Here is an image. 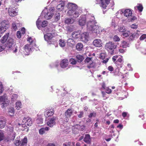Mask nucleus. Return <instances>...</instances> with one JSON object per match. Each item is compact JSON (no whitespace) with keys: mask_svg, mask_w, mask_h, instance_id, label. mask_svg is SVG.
<instances>
[{"mask_svg":"<svg viewBox=\"0 0 146 146\" xmlns=\"http://www.w3.org/2000/svg\"><path fill=\"white\" fill-rule=\"evenodd\" d=\"M48 23L47 21H44L42 22V24L41 25L42 27H45L47 25V24Z\"/></svg>","mask_w":146,"mask_h":146,"instance_id":"864d4df0","label":"nucleus"},{"mask_svg":"<svg viewBox=\"0 0 146 146\" xmlns=\"http://www.w3.org/2000/svg\"><path fill=\"white\" fill-rule=\"evenodd\" d=\"M32 46L31 44H27L25 46L24 50L27 53V54H29V53L32 50Z\"/></svg>","mask_w":146,"mask_h":146,"instance_id":"aec40b11","label":"nucleus"},{"mask_svg":"<svg viewBox=\"0 0 146 146\" xmlns=\"http://www.w3.org/2000/svg\"><path fill=\"white\" fill-rule=\"evenodd\" d=\"M68 61L67 59L66 58L63 59L60 62V66L62 68H66L68 65Z\"/></svg>","mask_w":146,"mask_h":146,"instance_id":"2eb2a0df","label":"nucleus"},{"mask_svg":"<svg viewBox=\"0 0 146 146\" xmlns=\"http://www.w3.org/2000/svg\"><path fill=\"white\" fill-rule=\"evenodd\" d=\"M96 116V113L95 112L91 113L90 114L88 115V117L89 118H92V117H95Z\"/></svg>","mask_w":146,"mask_h":146,"instance_id":"de8ad7c7","label":"nucleus"},{"mask_svg":"<svg viewBox=\"0 0 146 146\" xmlns=\"http://www.w3.org/2000/svg\"><path fill=\"white\" fill-rule=\"evenodd\" d=\"M60 14L59 13H56L55 15V20L56 21H58L60 17Z\"/></svg>","mask_w":146,"mask_h":146,"instance_id":"c03bdc74","label":"nucleus"},{"mask_svg":"<svg viewBox=\"0 0 146 146\" xmlns=\"http://www.w3.org/2000/svg\"><path fill=\"white\" fill-rule=\"evenodd\" d=\"M0 141H1L3 139L4 135L3 133L1 130H0Z\"/></svg>","mask_w":146,"mask_h":146,"instance_id":"603ef678","label":"nucleus"},{"mask_svg":"<svg viewBox=\"0 0 146 146\" xmlns=\"http://www.w3.org/2000/svg\"><path fill=\"white\" fill-rule=\"evenodd\" d=\"M76 49L78 51L82 50L83 48V44L81 43H78L76 46Z\"/></svg>","mask_w":146,"mask_h":146,"instance_id":"72a5a7b5","label":"nucleus"},{"mask_svg":"<svg viewBox=\"0 0 146 146\" xmlns=\"http://www.w3.org/2000/svg\"><path fill=\"white\" fill-rule=\"evenodd\" d=\"M6 29V28H3L0 26V33H2L5 32Z\"/></svg>","mask_w":146,"mask_h":146,"instance_id":"13d9d810","label":"nucleus"},{"mask_svg":"<svg viewBox=\"0 0 146 146\" xmlns=\"http://www.w3.org/2000/svg\"><path fill=\"white\" fill-rule=\"evenodd\" d=\"M69 62L71 64L73 65L76 64L77 62L76 60L75 59L73 58L70 59Z\"/></svg>","mask_w":146,"mask_h":146,"instance_id":"79ce46f5","label":"nucleus"},{"mask_svg":"<svg viewBox=\"0 0 146 146\" xmlns=\"http://www.w3.org/2000/svg\"><path fill=\"white\" fill-rule=\"evenodd\" d=\"M6 46L3 44H0V52L3 51L6 48Z\"/></svg>","mask_w":146,"mask_h":146,"instance_id":"3c124183","label":"nucleus"},{"mask_svg":"<svg viewBox=\"0 0 146 146\" xmlns=\"http://www.w3.org/2000/svg\"><path fill=\"white\" fill-rule=\"evenodd\" d=\"M119 57V56L117 55L114 56L112 58V60L116 66L122 68L123 63V56H121L120 57Z\"/></svg>","mask_w":146,"mask_h":146,"instance_id":"7ed1b4c3","label":"nucleus"},{"mask_svg":"<svg viewBox=\"0 0 146 146\" xmlns=\"http://www.w3.org/2000/svg\"><path fill=\"white\" fill-rule=\"evenodd\" d=\"M73 113V111L71 108L68 109L65 112V119L63 121L64 123H67L68 121V118H70Z\"/></svg>","mask_w":146,"mask_h":146,"instance_id":"39448f33","label":"nucleus"},{"mask_svg":"<svg viewBox=\"0 0 146 146\" xmlns=\"http://www.w3.org/2000/svg\"><path fill=\"white\" fill-rule=\"evenodd\" d=\"M21 24L19 23H17L16 21L13 22L12 24V28L15 31L17 30V27L20 26Z\"/></svg>","mask_w":146,"mask_h":146,"instance_id":"b1692460","label":"nucleus"},{"mask_svg":"<svg viewBox=\"0 0 146 146\" xmlns=\"http://www.w3.org/2000/svg\"><path fill=\"white\" fill-rule=\"evenodd\" d=\"M7 25V22L6 21H3L1 22V26L3 28H6Z\"/></svg>","mask_w":146,"mask_h":146,"instance_id":"37998d69","label":"nucleus"},{"mask_svg":"<svg viewBox=\"0 0 146 146\" xmlns=\"http://www.w3.org/2000/svg\"><path fill=\"white\" fill-rule=\"evenodd\" d=\"M138 27V26L137 25H136L135 24H132L131 26V27L133 29H136Z\"/></svg>","mask_w":146,"mask_h":146,"instance_id":"680f3d73","label":"nucleus"},{"mask_svg":"<svg viewBox=\"0 0 146 146\" xmlns=\"http://www.w3.org/2000/svg\"><path fill=\"white\" fill-rule=\"evenodd\" d=\"M119 72V70L118 68H117L115 70L114 72V74L115 76L118 75Z\"/></svg>","mask_w":146,"mask_h":146,"instance_id":"5fc2aeb1","label":"nucleus"},{"mask_svg":"<svg viewBox=\"0 0 146 146\" xmlns=\"http://www.w3.org/2000/svg\"><path fill=\"white\" fill-rule=\"evenodd\" d=\"M136 33H135L130 34V35L129 38V41L133 40L136 36Z\"/></svg>","mask_w":146,"mask_h":146,"instance_id":"a19ab883","label":"nucleus"},{"mask_svg":"<svg viewBox=\"0 0 146 146\" xmlns=\"http://www.w3.org/2000/svg\"><path fill=\"white\" fill-rule=\"evenodd\" d=\"M89 37V35L87 32H84L81 33L80 40L85 43L87 42Z\"/></svg>","mask_w":146,"mask_h":146,"instance_id":"9d476101","label":"nucleus"},{"mask_svg":"<svg viewBox=\"0 0 146 146\" xmlns=\"http://www.w3.org/2000/svg\"><path fill=\"white\" fill-rule=\"evenodd\" d=\"M20 31H21L22 34L24 35L25 33V28L24 27L22 28Z\"/></svg>","mask_w":146,"mask_h":146,"instance_id":"0e129e2a","label":"nucleus"},{"mask_svg":"<svg viewBox=\"0 0 146 146\" xmlns=\"http://www.w3.org/2000/svg\"><path fill=\"white\" fill-rule=\"evenodd\" d=\"M49 127H46L44 128H41L39 130V133L40 135L44 134L45 131H48L49 129Z\"/></svg>","mask_w":146,"mask_h":146,"instance_id":"2f4dec72","label":"nucleus"},{"mask_svg":"<svg viewBox=\"0 0 146 146\" xmlns=\"http://www.w3.org/2000/svg\"><path fill=\"white\" fill-rule=\"evenodd\" d=\"M135 9L137 8L139 12H141L143 11V7L142 4L140 3H138L136 6L135 7Z\"/></svg>","mask_w":146,"mask_h":146,"instance_id":"c756f323","label":"nucleus"},{"mask_svg":"<svg viewBox=\"0 0 146 146\" xmlns=\"http://www.w3.org/2000/svg\"><path fill=\"white\" fill-rule=\"evenodd\" d=\"M88 29L91 31L93 33L99 34L100 33L101 30L99 26L97 25V23L95 24L92 25L90 24H88V26H87Z\"/></svg>","mask_w":146,"mask_h":146,"instance_id":"20e7f679","label":"nucleus"},{"mask_svg":"<svg viewBox=\"0 0 146 146\" xmlns=\"http://www.w3.org/2000/svg\"><path fill=\"white\" fill-rule=\"evenodd\" d=\"M3 90V88L1 83H0V94H1Z\"/></svg>","mask_w":146,"mask_h":146,"instance_id":"69168bd1","label":"nucleus"},{"mask_svg":"<svg viewBox=\"0 0 146 146\" xmlns=\"http://www.w3.org/2000/svg\"><path fill=\"white\" fill-rule=\"evenodd\" d=\"M16 109L19 110L22 108V104L21 102H17L16 103Z\"/></svg>","mask_w":146,"mask_h":146,"instance_id":"ea45409f","label":"nucleus"},{"mask_svg":"<svg viewBox=\"0 0 146 146\" xmlns=\"http://www.w3.org/2000/svg\"><path fill=\"white\" fill-rule=\"evenodd\" d=\"M117 47L116 43L112 41H109L107 42L105 46V48L110 54H114V50Z\"/></svg>","mask_w":146,"mask_h":146,"instance_id":"f257e3e1","label":"nucleus"},{"mask_svg":"<svg viewBox=\"0 0 146 146\" xmlns=\"http://www.w3.org/2000/svg\"><path fill=\"white\" fill-rule=\"evenodd\" d=\"M129 44L127 42L123 40L121 42L120 46L123 48H127L129 47Z\"/></svg>","mask_w":146,"mask_h":146,"instance_id":"7c9ffc66","label":"nucleus"},{"mask_svg":"<svg viewBox=\"0 0 146 146\" xmlns=\"http://www.w3.org/2000/svg\"><path fill=\"white\" fill-rule=\"evenodd\" d=\"M132 15V12L131 10L129 9H125L124 12V15L127 17H129V16H131Z\"/></svg>","mask_w":146,"mask_h":146,"instance_id":"a878e982","label":"nucleus"},{"mask_svg":"<svg viewBox=\"0 0 146 146\" xmlns=\"http://www.w3.org/2000/svg\"><path fill=\"white\" fill-rule=\"evenodd\" d=\"M5 45L7 48L8 50H13V52L15 53L17 52V46H16L13 38H9L7 41Z\"/></svg>","mask_w":146,"mask_h":146,"instance_id":"f03ea898","label":"nucleus"},{"mask_svg":"<svg viewBox=\"0 0 146 146\" xmlns=\"http://www.w3.org/2000/svg\"><path fill=\"white\" fill-rule=\"evenodd\" d=\"M68 15L72 17V18H76L78 17L80 14L78 11L76 10L74 11H68Z\"/></svg>","mask_w":146,"mask_h":146,"instance_id":"6e6552de","label":"nucleus"},{"mask_svg":"<svg viewBox=\"0 0 146 146\" xmlns=\"http://www.w3.org/2000/svg\"><path fill=\"white\" fill-rule=\"evenodd\" d=\"M21 33L20 31H18L17 32V37L18 38H20L21 36Z\"/></svg>","mask_w":146,"mask_h":146,"instance_id":"bf43d9fd","label":"nucleus"},{"mask_svg":"<svg viewBox=\"0 0 146 146\" xmlns=\"http://www.w3.org/2000/svg\"><path fill=\"white\" fill-rule=\"evenodd\" d=\"M15 7H9L8 10V12L9 15L11 17H14L17 15V12L15 10Z\"/></svg>","mask_w":146,"mask_h":146,"instance_id":"9b49d317","label":"nucleus"},{"mask_svg":"<svg viewBox=\"0 0 146 146\" xmlns=\"http://www.w3.org/2000/svg\"><path fill=\"white\" fill-rule=\"evenodd\" d=\"M24 121H25V124L29 126L31 125L32 123V121L30 117H27L26 118H25L24 119Z\"/></svg>","mask_w":146,"mask_h":146,"instance_id":"5701e85b","label":"nucleus"},{"mask_svg":"<svg viewBox=\"0 0 146 146\" xmlns=\"http://www.w3.org/2000/svg\"><path fill=\"white\" fill-rule=\"evenodd\" d=\"M76 126L77 129L80 131H83L86 129V126L84 123L80 122L79 124H77Z\"/></svg>","mask_w":146,"mask_h":146,"instance_id":"6ab92c4d","label":"nucleus"},{"mask_svg":"<svg viewBox=\"0 0 146 146\" xmlns=\"http://www.w3.org/2000/svg\"><path fill=\"white\" fill-rule=\"evenodd\" d=\"M14 143L16 146H18L19 145L20 146L21 141L18 139L16 138L14 141Z\"/></svg>","mask_w":146,"mask_h":146,"instance_id":"a18cd8bd","label":"nucleus"},{"mask_svg":"<svg viewBox=\"0 0 146 146\" xmlns=\"http://www.w3.org/2000/svg\"><path fill=\"white\" fill-rule=\"evenodd\" d=\"M86 64H88L87 67L88 68H90L94 67L93 60L92 57H87L84 60Z\"/></svg>","mask_w":146,"mask_h":146,"instance_id":"423d86ee","label":"nucleus"},{"mask_svg":"<svg viewBox=\"0 0 146 146\" xmlns=\"http://www.w3.org/2000/svg\"><path fill=\"white\" fill-rule=\"evenodd\" d=\"M9 33H7L2 37L0 40V41L3 44L6 42L9 36Z\"/></svg>","mask_w":146,"mask_h":146,"instance_id":"393cba45","label":"nucleus"},{"mask_svg":"<svg viewBox=\"0 0 146 146\" xmlns=\"http://www.w3.org/2000/svg\"><path fill=\"white\" fill-rule=\"evenodd\" d=\"M78 7L75 4L72 3H68L67 5V8L68 11H74L77 9Z\"/></svg>","mask_w":146,"mask_h":146,"instance_id":"ddd939ff","label":"nucleus"},{"mask_svg":"<svg viewBox=\"0 0 146 146\" xmlns=\"http://www.w3.org/2000/svg\"><path fill=\"white\" fill-rule=\"evenodd\" d=\"M60 46L62 47H63L65 45L66 42L63 40L60 39L59 41Z\"/></svg>","mask_w":146,"mask_h":146,"instance_id":"58836bf2","label":"nucleus"},{"mask_svg":"<svg viewBox=\"0 0 146 146\" xmlns=\"http://www.w3.org/2000/svg\"><path fill=\"white\" fill-rule=\"evenodd\" d=\"M27 139L26 137H25L21 141L20 146L27 145Z\"/></svg>","mask_w":146,"mask_h":146,"instance_id":"c85d7f7f","label":"nucleus"},{"mask_svg":"<svg viewBox=\"0 0 146 146\" xmlns=\"http://www.w3.org/2000/svg\"><path fill=\"white\" fill-rule=\"evenodd\" d=\"M53 36L51 33H48L44 35V38L49 44H52V38Z\"/></svg>","mask_w":146,"mask_h":146,"instance_id":"0eeeda50","label":"nucleus"},{"mask_svg":"<svg viewBox=\"0 0 146 146\" xmlns=\"http://www.w3.org/2000/svg\"><path fill=\"white\" fill-rule=\"evenodd\" d=\"M108 70L110 72H112L113 70V68L111 66H109L108 67Z\"/></svg>","mask_w":146,"mask_h":146,"instance_id":"774afa93","label":"nucleus"},{"mask_svg":"<svg viewBox=\"0 0 146 146\" xmlns=\"http://www.w3.org/2000/svg\"><path fill=\"white\" fill-rule=\"evenodd\" d=\"M119 32H121L122 34L125 32L127 30H126L125 27H120L119 28Z\"/></svg>","mask_w":146,"mask_h":146,"instance_id":"49530a36","label":"nucleus"},{"mask_svg":"<svg viewBox=\"0 0 146 146\" xmlns=\"http://www.w3.org/2000/svg\"><path fill=\"white\" fill-rule=\"evenodd\" d=\"M54 10L53 9L51 10H49V11L46 13H45L44 15V17L45 19L48 20L49 19L51 18L53 16L54 13L53 12Z\"/></svg>","mask_w":146,"mask_h":146,"instance_id":"f8f14e48","label":"nucleus"},{"mask_svg":"<svg viewBox=\"0 0 146 146\" xmlns=\"http://www.w3.org/2000/svg\"><path fill=\"white\" fill-rule=\"evenodd\" d=\"M87 27L88 26V24L89 23L91 25L95 24L96 22L95 20L94 16L91 15H89L87 17Z\"/></svg>","mask_w":146,"mask_h":146,"instance_id":"1a4fd4ad","label":"nucleus"},{"mask_svg":"<svg viewBox=\"0 0 146 146\" xmlns=\"http://www.w3.org/2000/svg\"><path fill=\"white\" fill-rule=\"evenodd\" d=\"M84 112L83 111H80V114H77V115L79 118H81L83 117Z\"/></svg>","mask_w":146,"mask_h":146,"instance_id":"4d7b16f0","label":"nucleus"},{"mask_svg":"<svg viewBox=\"0 0 146 146\" xmlns=\"http://www.w3.org/2000/svg\"><path fill=\"white\" fill-rule=\"evenodd\" d=\"M56 117H53L50 118L47 123V125L50 127H52L56 123Z\"/></svg>","mask_w":146,"mask_h":146,"instance_id":"dca6fc26","label":"nucleus"},{"mask_svg":"<svg viewBox=\"0 0 146 146\" xmlns=\"http://www.w3.org/2000/svg\"><path fill=\"white\" fill-rule=\"evenodd\" d=\"M130 35V31H126L125 32L122 34V36L124 38H127Z\"/></svg>","mask_w":146,"mask_h":146,"instance_id":"e433bc0d","label":"nucleus"},{"mask_svg":"<svg viewBox=\"0 0 146 146\" xmlns=\"http://www.w3.org/2000/svg\"><path fill=\"white\" fill-rule=\"evenodd\" d=\"M76 58L78 60V61L79 62H82L84 59V57L80 54H78L76 56Z\"/></svg>","mask_w":146,"mask_h":146,"instance_id":"c9c22d12","label":"nucleus"},{"mask_svg":"<svg viewBox=\"0 0 146 146\" xmlns=\"http://www.w3.org/2000/svg\"><path fill=\"white\" fill-rule=\"evenodd\" d=\"M106 92L108 94H110L111 93L112 91L111 89L107 88L106 89Z\"/></svg>","mask_w":146,"mask_h":146,"instance_id":"338daca9","label":"nucleus"},{"mask_svg":"<svg viewBox=\"0 0 146 146\" xmlns=\"http://www.w3.org/2000/svg\"><path fill=\"white\" fill-rule=\"evenodd\" d=\"M54 113L53 109L48 110L44 112V115L46 117H48L52 115Z\"/></svg>","mask_w":146,"mask_h":146,"instance_id":"f3484780","label":"nucleus"},{"mask_svg":"<svg viewBox=\"0 0 146 146\" xmlns=\"http://www.w3.org/2000/svg\"><path fill=\"white\" fill-rule=\"evenodd\" d=\"M6 123V120L5 119H0V128L2 129L4 127Z\"/></svg>","mask_w":146,"mask_h":146,"instance_id":"473e14b6","label":"nucleus"},{"mask_svg":"<svg viewBox=\"0 0 146 146\" xmlns=\"http://www.w3.org/2000/svg\"><path fill=\"white\" fill-rule=\"evenodd\" d=\"M81 34L78 33L77 32L73 33L72 34V36L73 37H75L76 38H79L80 39Z\"/></svg>","mask_w":146,"mask_h":146,"instance_id":"4c0bfd02","label":"nucleus"},{"mask_svg":"<svg viewBox=\"0 0 146 146\" xmlns=\"http://www.w3.org/2000/svg\"><path fill=\"white\" fill-rule=\"evenodd\" d=\"M9 112L10 115L13 116L15 112L14 109L13 108L10 109L9 110Z\"/></svg>","mask_w":146,"mask_h":146,"instance_id":"8fccbe9b","label":"nucleus"},{"mask_svg":"<svg viewBox=\"0 0 146 146\" xmlns=\"http://www.w3.org/2000/svg\"><path fill=\"white\" fill-rule=\"evenodd\" d=\"M17 95L16 94H14L12 96L11 99L13 101H14L17 99Z\"/></svg>","mask_w":146,"mask_h":146,"instance_id":"6e6d98bb","label":"nucleus"},{"mask_svg":"<svg viewBox=\"0 0 146 146\" xmlns=\"http://www.w3.org/2000/svg\"><path fill=\"white\" fill-rule=\"evenodd\" d=\"M93 44L96 47H100L102 46V42L100 39H96L94 40Z\"/></svg>","mask_w":146,"mask_h":146,"instance_id":"4468645a","label":"nucleus"},{"mask_svg":"<svg viewBox=\"0 0 146 146\" xmlns=\"http://www.w3.org/2000/svg\"><path fill=\"white\" fill-rule=\"evenodd\" d=\"M65 4L63 2L59 4L56 7V9L60 11H62L64 9Z\"/></svg>","mask_w":146,"mask_h":146,"instance_id":"cd10ccee","label":"nucleus"},{"mask_svg":"<svg viewBox=\"0 0 146 146\" xmlns=\"http://www.w3.org/2000/svg\"><path fill=\"white\" fill-rule=\"evenodd\" d=\"M110 3V0H101V7L106 9Z\"/></svg>","mask_w":146,"mask_h":146,"instance_id":"a211bd4d","label":"nucleus"},{"mask_svg":"<svg viewBox=\"0 0 146 146\" xmlns=\"http://www.w3.org/2000/svg\"><path fill=\"white\" fill-rule=\"evenodd\" d=\"M84 141L86 143L88 144L91 143V140L90 138V136L89 134H86L84 138Z\"/></svg>","mask_w":146,"mask_h":146,"instance_id":"4be33fe9","label":"nucleus"},{"mask_svg":"<svg viewBox=\"0 0 146 146\" xmlns=\"http://www.w3.org/2000/svg\"><path fill=\"white\" fill-rule=\"evenodd\" d=\"M113 39L115 42H119L120 40V39L117 35H115L113 38Z\"/></svg>","mask_w":146,"mask_h":146,"instance_id":"09e8293b","label":"nucleus"},{"mask_svg":"<svg viewBox=\"0 0 146 146\" xmlns=\"http://www.w3.org/2000/svg\"><path fill=\"white\" fill-rule=\"evenodd\" d=\"M74 22V20L73 19L71 18H67L65 21V23L67 24H72Z\"/></svg>","mask_w":146,"mask_h":146,"instance_id":"f704fd0d","label":"nucleus"},{"mask_svg":"<svg viewBox=\"0 0 146 146\" xmlns=\"http://www.w3.org/2000/svg\"><path fill=\"white\" fill-rule=\"evenodd\" d=\"M146 38V35L143 34L142 35L140 38L141 40H143Z\"/></svg>","mask_w":146,"mask_h":146,"instance_id":"052dcab7","label":"nucleus"},{"mask_svg":"<svg viewBox=\"0 0 146 146\" xmlns=\"http://www.w3.org/2000/svg\"><path fill=\"white\" fill-rule=\"evenodd\" d=\"M106 54L104 53H101L100 55V59L103 60L102 62L105 63H106L108 61L109 58H107Z\"/></svg>","mask_w":146,"mask_h":146,"instance_id":"412c9836","label":"nucleus"},{"mask_svg":"<svg viewBox=\"0 0 146 146\" xmlns=\"http://www.w3.org/2000/svg\"><path fill=\"white\" fill-rule=\"evenodd\" d=\"M27 40L30 43V44L31 45V44L33 42V40H32L31 37H29L27 39Z\"/></svg>","mask_w":146,"mask_h":146,"instance_id":"e2e57ef3","label":"nucleus"},{"mask_svg":"<svg viewBox=\"0 0 146 146\" xmlns=\"http://www.w3.org/2000/svg\"><path fill=\"white\" fill-rule=\"evenodd\" d=\"M87 19L85 17H81L79 21V23L80 25L83 26L85 25Z\"/></svg>","mask_w":146,"mask_h":146,"instance_id":"bb28decb","label":"nucleus"}]
</instances>
